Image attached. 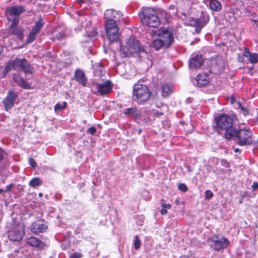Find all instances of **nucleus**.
<instances>
[{
  "instance_id": "obj_1",
  "label": "nucleus",
  "mask_w": 258,
  "mask_h": 258,
  "mask_svg": "<svg viewBox=\"0 0 258 258\" xmlns=\"http://www.w3.org/2000/svg\"><path fill=\"white\" fill-rule=\"evenodd\" d=\"M120 51L121 56L124 57L134 55L145 58L148 55L144 47L141 46L139 41L132 37L126 39L125 42L120 43Z\"/></svg>"
},
{
  "instance_id": "obj_2",
  "label": "nucleus",
  "mask_w": 258,
  "mask_h": 258,
  "mask_svg": "<svg viewBox=\"0 0 258 258\" xmlns=\"http://www.w3.org/2000/svg\"><path fill=\"white\" fill-rule=\"evenodd\" d=\"M217 124L216 131L221 135H224L226 139L230 140L233 138V134L236 129L234 126V120L226 114H220L216 118Z\"/></svg>"
},
{
  "instance_id": "obj_3",
  "label": "nucleus",
  "mask_w": 258,
  "mask_h": 258,
  "mask_svg": "<svg viewBox=\"0 0 258 258\" xmlns=\"http://www.w3.org/2000/svg\"><path fill=\"white\" fill-rule=\"evenodd\" d=\"M158 37L151 43V46L156 50L169 47L174 40L173 32L167 29H164L159 33Z\"/></svg>"
},
{
  "instance_id": "obj_4",
  "label": "nucleus",
  "mask_w": 258,
  "mask_h": 258,
  "mask_svg": "<svg viewBox=\"0 0 258 258\" xmlns=\"http://www.w3.org/2000/svg\"><path fill=\"white\" fill-rule=\"evenodd\" d=\"M210 21V15L205 11H202L199 18L188 17L185 20V24L195 28V33L199 34L202 29L205 27Z\"/></svg>"
},
{
  "instance_id": "obj_5",
  "label": "nucleus",
  "mask_w": 258,
  "mask_h": 258,
  "mask_svg": "<svg viewBox=\"0 0 258 258\" xmlns=\"http://www.w3.org/2000/svg\"><path fill=\"white\" fill-rule=\"evenodd\" d=\"M142 23L150 27L156 28L160 24L156 11L151 8H146L142 11Z\"/></svg>"
},
{
  "instance_id": "obj_6",
  "label": "nucleus",
  "mask_w": 258,
  "mask_h": 258,
  "mask_svg": "<svg viewBox=\"0 0 258 258\" xmlns=\"http://www.w3.org/2000/svg\"><path fill=\"white\" fill-rule=\"evenodd\" d=\"M207 243L210 247L215 251L226 249L230 245L229 240L222 235L214 234L208 239Z\"/></svg>"
},
{
  "instance_id": "obj_7",
  "label": "nucleus",
  "mask_w": 258,
  "mask_h": 258,
  "mask_svg": "<svg viewBox=\"0 0 258 258\" xmlns=\"http://www.w3.org/2000/svg\"><path fill=\"white\" fill-rule=\"evenodd\" d=\"M151 92L146 85L136 84L133 88V97L138 104L144 103L149 99Z\"/></svg>"
},
{
  "instance_id": "obj_8",
  "label": "nucleus",
  "mask_w": 258,
  "mask_h": 258,
  "mask_svg": "<svg viewBox=\"0 0 258 258\" xmlns=\"http://www.w3.org/2000/svg\"><path fill=\"white\" fill-rule=\"evenodd\" d=\"M233 137L237 144L241 146H248L253 144L252 133L249 128L235 130Z\"/></svg>"
},
{
  "instance_id": "obj_9",
  "label": "nucleus",
  "mask_w": 258,
  "mask_h": 258,
  "mask_svg": "<svg viewBox=\"0 0 258 258\" xmlns=\"http://www.w3.org/2000/svg\"><path fill=\"white\" fill-rule=\"evenodd\" d=\"M25 9L22 5H15L8 7L5 12V14L9 22H13L18 19L20 21V16L25 12Z\"/></svg>"
},
{
  "instance_id": "obj_10",
  "label": "nucleus",
  "mask_w": 258,
  "mask_h": 258,
  "mask_svg": "<svg viewBox=\"0 0 258 258\" xmlns=\"http://www.w3.org/2000/svg\"><path fill=\"white\" fill-rule=\"evenodd\" d=\"M12 68L16 71H23L26 75L32 74L30 64L25 58L14 60L12 62Z\"/></svg>"
},
{
  "instance_id": "obj_11",
  "label": "nucleus",
  "mask_w": 258,
  "mask_h": 258,
  "mask_svg": "<svg viewBox=\"0 0 258 258\" xmlns=\"http://www.w3.org/2000/svg\"><path fill=\"white\" fill-rule=\"evenodd\" d=\"M7 233L8 237L10 240L19 241L23 238L25 232L23 226L16 225L11 230H9Z\"/></svg>"
},
{
  "instance_id": "obj_12",
  "label": "nucleus",
  "mask_w": 258,
  "mask_h": 258,
  "mask_svg": "<svg viewBox=\"0 0 258 258\" xmlns=\"http://www.w3.org/2000/svg\"><path fill=\"white\" fill-rule=\"evenodd\" d=\"M120 16V14L116 11L112 9L106 10L104 14V19L106 20L105 26L117 25L116 22L119 20Z\"/></svg>"
},
{
  "instance_id": "obj_13",
  "label": "nucleus",
  "mask_w": 258,
  "mask_h": 258,
  "mask_svg": "<svg viewBox=\"0 0 258 258\" xmlns=\"http://www.w3.org/2000/svg\"><path fill=\"white\" fill-rule=\"evenodd\" d=\"M107 38L111 42L119 40L118 28L117 25L114 26H105Z\"/></svg>"
},
{
  "instance_id": "obj_14",
  "label": "nucleus",
  "mask_w": 258,
  "mask_h": 258,
  "mask_svg": "<svg viewBox=\"0 0 258 258\" xmlns=\"http://www.w3.org/2000/svg\"><path fill=\"white\" fill-rule=\"evenodd\" d=\"M96 85L97 93L101 96L110 93L113 88L112 82L109 80H106L101 83H97Z\"/></svg>"
},
{
  "instance_id": "obj_15",
  "label": "nucleus",
  "mask_w": 258,
  "mask_h": 258,
  "mask_svg": "<svg viewBox=\"0 0 258 258\" xmlns=\"http://www.w3.org/2000/svg\"><path fill=\"white\" fill-rule=\"evenodd\" d=\"M17 97V94L14 91H9L7 96L3 101L6 110L8 111L12 108Z\"/></svg>"
},
{
  "instance_id": "obj_16",
  "label": "nucleus",
  "mask_w": 258,
  "mask_h": 258,
  "mask_svg": "<svg viewBox=\"0 0 258 258\" xmlns=\"http://www.w3.org/2000/svg\"><path fill=\"white\" fill-rule=\"evenodd\" d=\"M47 228L46 222L43 220H38L33 222L30 226V230L34 233L44 232Z\"/></svg>"
},
{
  "instance_id": "obj_17",
  "label": "nucleus",
  "mask_w": 258,
  "mask_h": 258,
  "mask_svg": "<svg viewBox=\"0 0 258 258\" xmlns=\"http://www.w3.org/2000/svg\"><path fill=\"white\" fill-rule=\"evenodd\" d=\"M122 113L126 117L137 119L140 118L141 112L137 107L124 108L122 110Z\"/></svg>"
},
{
  "instance_id": "obj_18",
  "label": "nucleus",
  "mask_w": 258,
  "mask_h": 258,
  "mask_svg": "<svg viewBox=\"0 0 258 258\" xmlns=\"http://www.w3.org/2000/svg\"><path fill=\"white\" fill-rule=\"evenodd\" d=\"M203 59L201 54L191 55L189 62L190 69H197L202 66Z\"/></svg>"
},
{
  "instance_id": "obj_19",
  "label": "nucleus",
  "mask_w": 258,
  "mask_h": 258,
  "mask_svg": "<svg viewBox=\"0 0 258 258\" xmlns=\"http://www.w3.org/2000/svg\"><path fill=\"white\" fill-rule=\"evenodd\" d=\"M26 243L30 246L39 249H43L45 247V243L38 238L31 236L26 239Z\"/></svg>"
},
{
  "instance_id": "obj_20",
  "label": "nucleus",
  "mask_w": 258,
  "mask_h": 258,
  "mask_svg": "<svg viewBox=\"0 0 258 258\" xmlns=\"http://www.w3.org/2000/svg\"><path fill=\"white\" fill-rule=\"evenodd\" d=\"M19 22L16 19L12 22L10 25V31L12 34H15L20 39L23 37V29L21 27H17Z\"/></svg>"
},
{
  "instance_id": "obj_21",
  "label": "nucleus",
  "mask_w": 258,
  "mask_h": 258,
  "mask_svg": "<svg viewBox=\"0 0 258 258\" xmlns=\"http://www.w3.org/2000/svg\"><path fill=\"white\" fill-rule=\"evenodd\" d=\"M75 80L84 87L86 86L87 79L85 73L81 70L77 69L74 74Z\"/></svg>"
},
{
  "instance_id": "obj_22",
  "label": "nucleus",
  "mask_w": 258,
  "mask_h": 258,
  "mask_svg": "<svg viewBox=\"0 0 258 258\" xmlns=\"http://www.w3.org/2000/svg\"><path fill=\"white\" fill-rule=\"evenodd\" d=\"M243 56L247 57L251 64H255L258 62V53H251L247 47L244 48Z\"/></svg>"
},
{
  "instance_id": "obj_23",
  "label": "nucleus",
  "mask_w": 258,
  "mask_h": 258,
  "mask_svg": "<svg viewBox=\"0 0 258 258\" xmlns=\"http://www.w3.org/2000/svg\"><path fill=\"white\" fill-rule=\"evenodd\" d=\"M196 82L198 87H205L209 83L208 77L205 74H199L196 78Z\"/></svg>"
},
{
  "instance_id": "obj_24",
  "label": "nucleus",
  "mask_w": 258,
  "mask_h": 258,
  "mask_svg": "<svg viewBox=\"0 0 258 258\" xmlns=\"http://www.w3.org/2000/svg\"><path fill=\"white\" fill-rule=\"evenodd\" d=\"M13 79L15 82L22 88L24 89L30 88V85L28 84L26 81L20 76L18 75H14Z\"/></svg>"
},
{
  "instance_id": "obj_25",
  "label": "nucleus",
  "mask_w": 258,
  "mask_h": 258,
  "mask_svg": "<svg viewBox=\"0 0 258 258\" xmlns=\"http://www.w3.org/2000/svg\"><path fill=\"white\" fill-rule=\"evenodd\" d=\"M44 25V23L42 22V18H39L38 21L35 22V25L32 27L31 31H32L33 33H35L36 34H38L41 31Z\"/></svg>"
},
{
  "instance_id": "obj_26",
  "label": "nucleus",
  "mask_w": 258,
  "mask_h": 258,
  "mask_svg": "<svg viewBox=\"0 0 258 258\" xmlns=\"http://www.w3.org/2000/svg\"><path fill=\"white\" fill-rule=\"evenodd\" d=\"M210 8L214 11L218 12L222 8L220 3L218 0H211L209 3Z\"/></svg>"
},
{
  "instance_id": "obj_27",
  "label": "nucleus",
  "mask_w": 258,
  "mask_h": 258,
  "mask_svg": "<svg viewBox=\"0 0 258 258\" xmlns=\"http://www.w3.org/2000/svg\"><path fill=\"white\" fill-rule=\"evenodd\" d=\"M42 181L39 177L33 178L29 182V185L33 188H36L42 184Z\"/></svg>"
},
{
  "instance_id": "obj_28",
  "label": "nucleus",
  "mask_w": 258,
  "mask_h": 258,
  "mask_svg": "<svg viewBox=\"0 0 258 258\" xmlns=\"http://www.w3.org/2000/svg\"><path fill=\"white\" fill-rule=\"evenodd\" d=\"M23 253L21 249H15L11 253L10 258H22Z\"/></svg>"
},
{
  "instance_id": "obj_29",
  "label": "nucleus",
  "mask_w": 258,
  "mask_h": 258,
  "mask_svg": "<svg viewBox=\"0 0 258 258\" xmlns=\"http://www.w3.org/2000/svg\"><path fill=\"white\" fill-rule=\"evenodd\" d=\"M162 95L167 96L171 92L170 86L166 84L161 85Z\"/></svg>"
},
{
  "instance_id": "obj_30",
  "label": "nucleus",
  "mask_w": 258,
  "mask_h": 258,
  "mask_svg": "<svg viewBox=\"0 0 258 258\" xmlns=\"http://www.w3.org/2000/svg\"><path fill=\"white\" fill-rule=\"evenodd\" d=\"M67 103L64 101L62 103H57L54 106V111L56 112L60 111L62 109L65 108L67 107Z\"/></svg>"
},
{
  "instance_id": "obj_31",
  "label": "nucleus",
  "mask_w": 258,
  "mask_h": 258,
  "mask_svg": "<svg viewBox=\"0 0 258 258\" xmlns=\"http://www.w3.org/2000/svg\"><path fill=\"white\" fill-rule=\"evenodd\" d=\"M36 35L35 33H33L32 31H30L27 36L26 42L28 43H31L33 42L36 38Z\"/></svg>"
},
{
  "instance_id": "obj_32",
  "label": "nucleus",
  "mask_w": 258,
  "mask_h": 258,
  "mask_svg": "<svg viewBox=\"0 0 258 258\" xmlns=\"http://www.w3.org/2000/svg\"><path fill=\"white\" fill-rule=\"evenodd\" d=\"M66 34L64 32L61 31L58 33L53 38V40L55 41L56 40L58 41H61L65 38Z\"/></svg>"
},
{
  "instance_id": "obj_33",
  "label": "nucleus",
  "mask_w": 258,
  "mask_h": 258,
  "mask_svg": "<svg viewBox=\"0 0 258 258\" xmlns=\"http://www.w3.org/2000/svg\"><path fill=\"white\" fill-rule=\"evenodd\" d=\"M6 156V152L2 148H0V174L2 172V163L4 161Z\"/></svg>"
},
{
  "instance_id": "obj_34",
  "label": "nucleus",
  "mask_w": 258,
  "mask_h": 258,
  "mask_svg": "<svg viewBox=\"0 0 258 258\" xmlns=\"http://www.w3.org/2000/svg\"><path fill=\"white\" fill-rule=\"evenodd\" d=\"M141 246V241L139 237L136 235L135 236L134 239V246L135 249H138Z\"/></svg>"
},
{
  "instance_id": "obj_35",
  "label": "nucleus",
  "mask_w": 258,
  "mask_h": 258,
  "mask_svg": "<svg viewBox=\"0 0 258 258\" xmlns=\"http://www.w3.org/2000/svg\"><path fill=\"white\" fill-rule=\"evenodd\" d=\"M88 37L92 40H94L96 38V37L97 35V31L93 29L92 30L91 32H90L88 34Z\"/></svg>"
},
{
  "instance_id": "obj_36",
  "label": "nucleus",
  "mask_w": 258,
  "mask_h": 258,
  "mask_svg": "<svg viewBox=\"0 0 258 258\" xmlns=\"http://www.w3.org/2000/svg\"><path fill=\"white\" fill-rule=\"evenodd\" d=\"M239 106L241 112L244 116H246L249 114V109L247 107L243 106L241 104H239Z\"/></svg>"
},
{
  "instance_id": "obj_37",
  "label": "nucleus",
  "mask_w": 258,
  "mask_h": 258,
  "mask_svg": "<svg viewBox=\"0 0 258 258\" xmlns=\"http://www.w3.org/2000/svg\"><path fill=\"white\" fill-rule=\"evenodd\" d=\"M96 132V128L94 126H92L91 127L88 128L86 131V133L87 134H90L91 135H93L94 134H95Z\"/></svg>"
},
{
  "instance_id": "obj_38",
  "label": "nucleus",
  "mask_w": 258,
  "mask_h": 258,
  "mask_svg": "<svg viewBox=\"0 0 258 258\" xmlns=\"http://www.w3.org/2000/svg\"><path fill=\"white\" fill-rule=\"evenodd\" d=\"M178 189L183 192H185L187 190V187L186 185L184 183H180L178 185Z\"/></svg>"
},
{
  "instance_id": "obj_39",
  "label": "nucleus",
  "mask_w": 258,
  "mask_h": 258,
  "mask_svg": "<svg viewBox=\"0 0 258 258\" xmlns=\"http://www.w3.org/2000/svg\"><path fill=\"white\" fill-rule=\"evenodd\" d=\"M29 163L30 165L34 168L37 166V163L35 160L31 157L29 158Z\"/></svg>"
},
{
  "instance_id": "obj_40",
  "label": "nucleus",
  "mask_w": 258,
  "mask_h": 258,
  "mask_svg": "<svg viewBox=\"0 0 258 258\" xmlns=\"http://www.w3.org/2000/svg\"><path fill=\"white\" fill-rule=\"evenodd\" d=\"M205 194L207 199H210L213 196V194L210 190H206Z\"/></svg>"
},
{
  "instance_id": "obj_41",
  "label": "nucleus",
  "mask_w": 258,
  "mask_h": 258,
  "mask_svg": "<svg viewBox=\"0 0 258 258\" xmlns=\"http://www.w3.org/2000/svg\"><path fill=\"white\" fill-rule=\"evenodd\" d=\"M11 68H12V63L11 64V63L7 64L5 66V69H4V75H6L8 73H9L11 71Z\"/></svg>"
},
{
  "instance_id": "obj_42",
  "label": "nucleus",
  "mask_w": 258,
  "mask_h": 258,
  "mask_svg": "<svg viewBox=\"0 0 258 258\" xmlns=\"http://www.w3.org/2000/svg\"><path fill=\"white\" fill-rule=\"evenodd\" d=\"M163 200L161 202V207L166 209H169L171 208V205L170 204H165L163 203Z\"/></svg>"
},
{
  "instance_id": "obj_43",
  "label": "nucleus",
  "mask_w": 258,
  "mask_h": 258,
  "mask_svg": "<svg viewBox=\"0 0 258 258\" xmlns=\"http://www.w3.org/2000/svg\"><path fill=\"white\" fill-rule=\"evenodd\" d=\"M152 111L153 113L157 116H159L163 115V113L162 111H160L158 110L153 109Z\"/></svg>"
},
{
  "instance_id": "obj_44",
  "label": "nucleus",
  "mask_w": 258,
  "mask_h": 258,
  "mask_svg": "<svg viewBox=\"0 0 258 258\" xmlns=\"http://www.w3.org/2000/svg\"><path fill=\"white\" fill-rule=\"evenodd\" d=\"M251 188L252 189V191H256L258 189V182L256 181H254L253 182L252 185H251Z\"/></svg>"
},
{
  "instance_id": "obj_45",
  "label": "nucleus",
  "mask_w": 258,
  "mask_h": 258,
  "mask_svg": "<svg viewBox=\"0 0 258 258\" xmlns=\"http://www.w3.org/2000/svg\"><path fill=\"white\" fill-rule=\"evenodd\" d=\"M70 258H80L81 257V254L79 253H73L70 256Z\"/></svg>"
},
{
  "instance_id": "obj_46",
  "label": "nucleus",
  "mask_w": 258,
  "mask_h": 258,
  "mask_svg": "<svg viewBox=\"0 0 258 258\" xmlns=\"http://www.w3.org/2000/svg\"><path fill=\"white\" fill-rule=\"evenodd\" d=\"M15 184L11 183V184L8 185L6 186V189L5 191H11V188H12L14 186Z\"/></svg>"
},
{
  "instance_id": "obj_47",
  "label": "nucleus",
  "mask_w": 258,
  "mask_h": 258,
  "mask_svg": "<svg viewBox=\"0 0 258 258\" xmlns=\"http://www.w3.org/2000/svg\"><path fill=\"white\" fill-rule=\"evenodd\" d=\"M160 213L163 215L166 214L167 213V209L162 208L161 210Z\"/></svg>"
},
{
  "instance_id": "obj_48",
  "label": "nucleus",
  "mask_w": 258,
  "mask_h": 258,
  "mask_svg": "<svg viewBox=\"0 0 258 258\" xmlns=\"http://www.w3.org/2000/svg\"><path fill=\"white\" fill-rule=\"evenodd\" d=\"M176 6L174 5H171L169 7V9L171 10H174L176 9Z\"/></svg>"
},
{
  "instance_id": "obj_49",
  "label": "nucleus",
  "mask_w": 258,
  "mask_h": 258,
  "mask_svg": "<svg viewBox=\"0 0 258 258\" xmlns=\"http://www.w3.org/2000/svg\"><path fill=\"white\" fill-rule=\"evenodd\" d=\"M244 60V58L243 56H239V58L238 59V60L239 62H243Z\"/></svg>"
},
{
  "instance_id": "obj_50",
  "label": "nucleus",
  "mask_w": 258,
  "mask_h": 258,
  "mask_svg": "<svg viewBox=\"0 0 258 258\" xmlns=\"http://www.w3.org/2000/svg\"><path fill=\"white\" fill-rule=\"evenodd\" d=\"M187 170L189 172H192L193 170L191 168V167L188 166H187Z\"/></svg>"
},
{
  "instance_id": "obj_51",
  "label": "nucleus",
  "mask_w": 258,
  "mask_h": 258,
  "mask_svg": "<svg viewBox=\"0 0 258 258\" xmlns=\"http://www.w3.org/2000/svg\"><path fill=\"white\" fill-rule=\"evenodd\" d=\"M99 65H100V66H101V64H99ZM102 67H101V66H100V69H99V72H100V74H98V75H102Z\"/></svg>"
},
{
  "instance_id": "obj_52",
  "label": "nucleus",
  "mask_w": 258,
  "mask_h": 258,
  "mask_svg": "<svg viewBox=\"0 0 258 258\" xmlns=\"http://www.w3.org/2000/svg\"><path fill=\"white\" fill-rule=\"evenodd\" d=\"M234 151L235 153H238L239 151V149L238 148H235Z\"/></svg>"
},
{
  "instance_id": "obj_53",
  "label": "nucleus",
  "mask_w": 258,
  "mask_h": 258,
  "mask_svg": "<svg viewBox=\"0 0 258 258\" xmlns=\"http://www.w3.org/2000/svg\"><path fill=\"white\" fill-rule=\"evenodd\" d=\"M78 2H79L80 4L84 3V2L83 1V0H78Z\"/></svg>"
},
{
  "instance_id": "obj_54",
  "label": "nucleus",
  "mask_w": 258,
  "mask_h": 258,
  "mask_svg": "<svg viewBox=\"0 0 258 258\" xmlns=\"http://www.w3.org/2000/svg\"><path fill=\"white\" fill-rule=\"evenodd\" d=\"M38 196L40 197H42L43 196V194L41 192H40V193H39Z\"/></svg>"
},
{
  "instance_id": "obj_55",
  "label": "nucleus",
  "mask_w": 258,
  "mask_h": 258,
  "mask_svg": "<svg viewBox=\"0 0 258 258\" xmlns=\"http://www.w3.org/2000/svg\"><path fill=\"white\" fill-rule=\"evenodd\" d=\"M4 191H5V190H4L3 189L1 188L0 189V194L1 193H2L3 192H4Z\"/></svg>"
},
{
  "instance_id": "obj_56",
  "label": "nucleus",
  "mask_w": 258,
  "mask_h": 258,
  "mask_svg": "<svg viewBox=\"0 0 258 258\" xmlns=\"http://www.w3.org/2000/svg\"><path fill=\"white\" fill-rule=\"evenodd\" d=\"M234 99L233 98H232L231 99V101L232 102H234Z\"/></svg>"
},
{
  "instance_id": "obj_57",
  "label": "nucleus",
  "mask_w": 258,
  "mask_h": 258,
  "mask_svg": "<svg viewBox=\"0 0 258 258\" xmlns=\"http://www.w3.org/2000/svg\"><path fill=\"white\" fill-rule=\"evenodd\" d=\"M253 21L255 23H257L258 22L257 20H254Z\"/></svg>"
},
{
  "instance_id": "obj_58",
  "label": "nucleus",
  "mask_w": 258,
  "mask_h": 258,
  "mask_svg": "<svg viewBox=\"0 0 258 258\" xmlns=\"http://www.w3.org/2000/svg\"><path fill=\"white\" fill-rule=\"evenodd\" d=\"M86 121H86V120H84V121H83V122H84V123H85V122H86Z\"/></svg>"
}]
</instances>
